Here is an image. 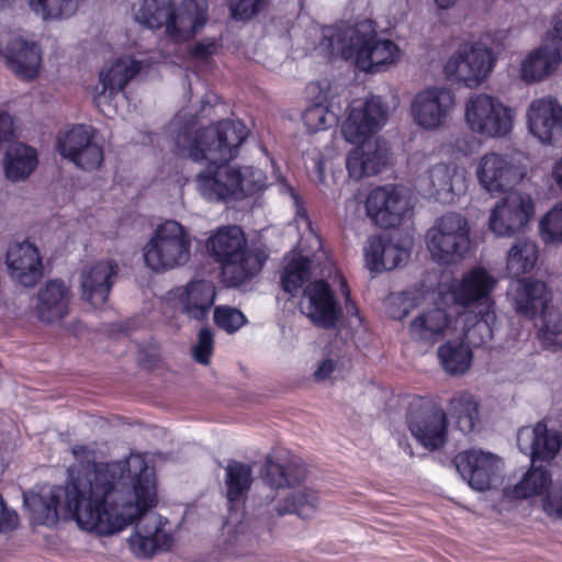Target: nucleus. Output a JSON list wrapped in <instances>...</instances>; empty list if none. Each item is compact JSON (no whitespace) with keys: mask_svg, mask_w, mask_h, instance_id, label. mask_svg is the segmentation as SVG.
Returning <instances> with one entry per match:
<instances>
[{"mask_svg":"<svg viewBox=\"0 0 562 562\" xmlns=\"http://www.w3.org/2000/svg\"><path fill=\"white\" fill-rule=\"evenodd\" d=\"M457 0H434L435 4L442 10L450 9L456 4Z\"/></svg>","mask_w":562,"mask_h":562,"instance_id":"obj_59","label":"nucleus"},{"mask_svg":"<svg viewBox=\"0 0 562 562\" xmlns=\"http://www.w3.org/2000/svg\"><path fill=\"white\" fill-rule=\"evenodd\" d=\"M252 483V469L249 464L238 461L228 462L225 469V484L231 508L240 503Z\"/></svg>","mask_w":562,"mask_h":562,"instance_id":"obj_42","label":"nucleus"},{"mask_svg":"<svg viewBox=\"0 0 562 562\" xmlns=\"http://www.w3.org/2000/svg\"><path fill=\"white\" fill-rule=\"evenodd\" d=\"M123 479L122 463L99 464L82 477H71L65 487L24 493V506L34 524L54 525L58 514L65 513L82 530L112 536L124 530L154 501L153 485L146 475L144 485L134 490L135 504L123 497Z\"/></svg>","mask_w":562,"mask_h":562,"instance_id":"obj_1","label":"nucleus"},{"mask_svg":"<svg viewBox=\"0 0 562 562\" xmlns=\"http://www.w3.org/2000/svg\"><path fill=\"white\" fill-rule=\"evenodd\" d=\"M167 301L187 317L203 322L215 302L216 290L212 282L192 280L186 285L168 291Z\"/></svg>","mask_w":562,"mask_h":562,"instance_id":"obj_25","label":"nucleus"},{"mask_svg":"<svg viewBox=\"0 0 562 562\" xmlns=\"http://www.w3.org/2000/svg\"><path fill=\"white\" fill-rule=\"evenodd\" d=\"M319 47L331 57L353 59L366 72H378L396 64L401 58L398 46L378 37L371 22L356 25L327 26L323 29Z\"/></svg>","mask_w":562,"mask_h":562,"instance_id":"obj_5","label":"nucleus"},{"mask_svg":"<svg viewBox=\"0 0 562 562\" xmlns=\"http://www.w3.org/2000/svg\"><path fill=\"white\" fill-rule=\"evenodd\" d=\"M508 295L517 313L527 317L544 314L552 306L550 291L547 284L533 279H517L510 283Z\"/></svg>","mask_w":562,"mask_h":562,"instance_id":"obj_32","label":"nucleus"},{"mask_svg":"<svg viewBox=\"0 0 562 562\" xmlns=\"http://www.w3.org/2000/svg\"><path fill=\"white\" fill-rule=\"evenodd\" d=\"M234 515L231 514L226 524V548L232 553L246 554L257 548L259 535L252 521L243 520L232 528Z\"/></svg>","mask_w":562,"mask_h":562,"instance_id":"obj_43","label":"nucleus"},{"mask_svg":"<svg viewBox=\"0 0 562 562\" xmlns=\"http://www.w3.org/2000/svg\"><path fill=\"white\" fill-rule=\"evenodd\" d=\"M335 277L340 281L341 285L345 286V281L342 280L341 276L336 273Z\"/></svg>","mask_w":562,"mask_h":562,"instance_id":"obj_64","label":"nucleus"},{"mask_svg":"<svg viewBox=\"0 0 562 562\" xmlns=\"http://www.w3.org/2000/svg\"><path fill=\"white\" fill-rule=\"evenodd\" d=\"M5 262L11 277L22 285H33L42 274L38 250L29 241L10 245Z\"/></svg>","mask_w":562,"mask_h":562,"instance_id":"obj_33","label":"nucleus"},{"mask_svg":"<svg viewBox=\"0 0 562 562\" xmlns=\"http://www.w3.org/2000/svg\"><path fill=\"white\" fill-rule=\"evenodd\" d=\"M346 310H347V313L355 314L356 316H358V310H357L356 305L352 302H349L348 300L346 302Z\"/></svg>","mask_w":562,"mask_h":562,"instance_id":"obj_61","label":"nucleus"},{"mask_svg":"<svg viewBox=\"0 0 562 562\" xmlns=\"http://www.w3.org/2000/svg\"><path fill=\"white\" fill-rule=\"evenodd\" d=\"M172 0H143L134 4L133 15L136 22L148 29L167 27Z\"/></svg>","mask_w":562,"mask_h":562,"instance_id":"obj_44","label":"nucleus"},{"mask_svg":"<svg viewBox=\"0 0 562 562\" xmlns=\"http://www.w3.org/2000/svg\"><path fill=\"white\" fill-rule=\"evenodd\" d=\"M321 277H331V263L328 262L326 266H324V268H322L319 270V273H318Z\"/></svg>","mask_w":562,"mask_h":562,"instance_id":"obj_60","label":"nucleus"},{"mask_svg":"<svg viewBox=\"0 0 562 562\" xmlns=\"http://www.w3.org/2000/svg\"><path fill=\"white\" fill-rule=\"evenodd\" d=\"M550 176L557 188L562 193V156L553 161Z\"/></svg>","mask_w":562,"mask_h":562,"instance_id":"obj_57","label":"nucleus"},{"mask_svg":"<svg viewBox=\"0 0 562 562\" xmlns=\"http://www.w3.org/2000/svg\"><path fill=\"white\" fill-rule=\"evenodd\" d=\"M300 311L315 326L325 329L336 327L341 317V308L328 283L323 280L314 281L304 289Z\"/></svg>","mask_w":562,"mask_h":562,"instance_id":"obj_24","label":"nucleus"},{"mask_svg":"<svg viewBox=\"0 0 562 562\" xmlns=\"http://www.w3.org/2000/svg\"><path fill=\"white\" fill-rule=\"evenodd\" d=\"M70 300V289L60 280H50L36 293L34 315L44 324L60 323L69 314Z\"/></svg>","mask_w":562,"mask_h":562,"instance_id":"obj_30","label":"nucleus"},{"mask_svg":"<svg viewBox=\"0 0 562 562\" xmlns=\"http://www.w3.org/2000/svg\"><path fill=\"white\" fill-rule=\"evenodd\" d=\"M539 257L536 241L529 238H518L507 251L506 271L512 277L530 272Z\"/></svg>","mask_w":562,"mask_h":562,"instance_id":"obj_40","label":"nucleus"},{"mask_svg":"<svg viewBox=\"0 0 562 562\" xmlns=\"http://www.w3.org/2000/svg\"><path fill=\"white\" fill-rule=\"evenodd\" d=\"M214 321L220 328L228 334H233L245 325L246 317L239 310L222 305L215 308Z\"/></svg>","mask_w":562,"mask_h":562,"instance_id":"obj_50","label":"nucleus"},{"mask_svg":"<svg viewBox=\"0 0 562 562\" xmlns=\"http://www.w3.org/2000/svg\"><path fill=\"white\" fill-rule=\"evenodd\" d=\"M464 338L467 341L463 339L449 340L438 349L440 362L449 374H463L471 367L473 356L470 345H475L467 337Z\"/></svg>","mask_w":562,"mask_h":562,"instance_id":"obj_39","label":"nucleus"},{"mask_svg":"<svg viewBox=\"0 0 562 562\" xmlns=\"http://www.w3.org/2000/svg\"><path fill=\"white\" fill-rule=\"evenodd\" d=\"M535 213L536 204L530 193L508 191L491 209L488 229L497 237H513L526 231Z\"/></svg>","mask_w":562,"mask_h":562,"instance_id":"obj_13","label":"nucleus"},{"mask_svg":"<svg viewBox=\"0 0 562 562\" xmlns=\"http://www.w3.org/2000/svg\"><path fill=\"white\" fill-rule=\"evenodd\" d=\"M479 401L472 393L460 391L450 398L448 414L462 432H469L479 423Z\"/></svg>","mask_w":562,"mask_h":562,"instance_id":"obj_38","label":"nucleus"},{"mask_svg":"<svg viewBox=\"0 0 562 562\" xmlns=\"http://www.w3.org/2000/svg\"><path fill=\"white\" fill-rule=\"evenodd\" d=\"M117 272L119 266L111 259L87 265L80 272L81 299L92 307L102 306L108 301Z\"/></svg>","mask_w":562,"mask_h":562,"instance_id":"obj_28","label":"nucleus"},{"mask_svg":"<svg viewBox=\"0 0 562 562\" xmlns=\"http://www.w3.org/2000/svg\"><path fill=\"white\" fill-rule=\"evenodd\" d=\"M0 55L5 57L11 70L24 80H33L41 74V47L24 40L18 31L0 29Z\"/></svg>","mask_w":562,"mask_h":562,"instance_id":"obj_23","label":"nucleus"},{"mask_svg":"<svg viewBox=\"0 0 562 562\" xmlns=\"http://www.w3.org/2000/svg\"><path fill=\"white\" fill-rule=\"evenodd\" d=\"M192 237L181 223L167 220L151 233L142 249L145 266L165 273L186 266L191 258Z\"/></svg>","mask_w":562,"mask_h":562,"instance_id":"obj_8","label":"nucleus"},{"mask_svg":"<svg viewBox=\"0 0 562 562\" xmlns=\"http://www.w3.org/2000/svg\"><path fill=\"white\" fill-rule=\"evenodd\" d=\"M58 153L83 170H94L103 162L102 147L93 140L92 128L74 125L60 131L56 138Z\"/></svg>","mask_w":562,"mask_h":562,"instance_id":"obj_22","label":"nucleus"},{"mask_svg":"<svg viewBox=\"0 0 562 562\" xmlns=\"http://www.w3.org/2000/svg\"><path fill=\"white\" fill-rule=\"evenodd\" d=\"M417 188L429 198L445 204L454 203L468 190L467 170L456 162H431L425 155L417 157Z\"/></svg>","mask_w":562,"mask_h":562,"instance_id":"obj_11","label":"nucleus"},{"mask_svg":"<svg viewBox=\"0 0 562 562\" xmlns=\"http://www.w3.org/2000/svg\"><path fill=\"white\" fill-rule=\"evenodd\" d=\"M205 248L233 285L256 276L265 260L261 254L247 247V238L238 225H225L212 231Z\"/></svg>","mask_w":562,"mask_h":562,"instance_id":"obj_7","label":"nucleus"},{"mask_svg":"<svg viewBox=\"0 0 562 562\" xmlns=\"http://www.w3.org/2000/svg\"><path fill=\"white\" fill-rule=\"evenodd\" d=\"M409 251L392 239L373 236L364 247L366 265L370 271L392 270L407 260Z\"/></svg>","mask_w":562,"mask_h":562,"instance_id":"obj_34","label":"nucleus"},{"mask_svg":"<svg viewBox=\"0 0 562 562\" xmlns=\"http://www.w3.org/2000/svg\"><path fill=\"white\" fill-rule=\"evenodd\" d=\"M72 453L75 456V458L81 462H87V469L83 471V473L81 474L79 472V475L77 477H82L87 474V472L93 470V468L95 465H99L100 463H95L93 462L92 465H90V462L94 460V453L91 449H89L88 447L86 446H75L72 448ZM130 457H127L125 459V461L128 459ZM120 461H117L116 463H119ZM121 462H124V460H122ZM113 462H111L110 464H112Z\"/></svg>","mask_w":562,"mask_h":562,"instance_id":"obj_55","label":"nucleus"},{"mask_svg":"<svg viewBox=\"0 0 562 562\" xmlns=\"http://www.w3.org/2000/svg\"><path fill=\"white\" fill-rule=\"evenodd\" d=\"M463 317L453 306L448 308L436 303L420 310L408 325V335L412 340L434 346L449 336H463Z\"/></svg>","mask_w":562,"mask_h":562,"instance_id":"obj_16","label":"nucleus"},{"mask_svg":"<svg viewBox=\"0 0 562 562\" xmlns=\"http://www.w3.org/2000/svg\"><path fill=\"white\" fill-rule=\"evenodd\" d=\"M470 234L471 228L464 215L457 212L441 215L425 236L431 259L441 266L461 262L470 250Z\"/></svg>","mask_w":562,"mask_h":562,"instance_id":"obj_9","label":"nucleus"},{"mask_svg":"<svg viewBox=\"0 0 562 562\" xmlns=\"http://www.w3.org/2000/svg\"><path fill=\"white\" fill-rule=\"evenodd\" d=\"M207 20L206 0H183L171 8L166 33L175 43L187 42L202 31Z\"/></svg>","mask_w":562,"mask_h":562,"instance_id":"obj_27","label":"nucleus"},{"mask_svg":"<svg viewBox=\"0 0 562 562\" xmlns=\"http://www.w3.org/2000/svg\"><path fill=\"white\" fill-rule=\"evenodd\" d=\"M30 8L43 20L63 19L72 15L78 0H29Z\"/></svg>","mask_w":562,"mask_h":562,"instance_id":"obj_47","label":"nucleus"},{"mask_svg":"<svg viewBox=\"0 0 562 562\" xmlns=\"http://www.w3.org/2000/svg\"><path fill=\"white\" fill-rule=\"evenodd\" d=\"M337 92L328 80L310 82L305 88L307 108L302 120L308 132L317 133L336 124L337 115L329 109Z\"/></svg>","mask_w":562,"mask_h":562,"instance_id":"obj_26","label":"nucleus"},{"mask_svg":"<svg viewBox=\"0 0 562 562\" xmlns=\"http://www.w3.org/2000/svg\"><path fill=\"white\" fill-rule=\"evenodd\" d=\"M496 284L497 279L483 267L471 268L450 283L454 310H464L462 331L474 345H484L493 338L496 312L492 294Z\"/></svg>","mask_w":562,"mask_h":562,"instance_id":"obj_6","label":"nucleus"},{"mask_svg":"<svg viewBox=\"0 0 562 562\" xmlns=\"http://www.w3.org/2000/svg\"><path fill=\"white\" fill-rule=\"evenodd\" d=\"M238 170V196L252 194L268 186L267 177L260 169L244 167Z\"/></svg>","mask_w":562,"mask_h":562,"instance_id":"obj_49","label":"nucleus"},{"mask_svg":"<svg viewBox=\"0 0 562 562\" xmlns=\"http://www.w3.org/2000/svg\"><path fill=\"white\" fill-rule=\"evenodd\" d=\"M387 106L380 97L355 100L341 125L346 142L356 145L347 156L346 167L350 177L361 179L379 173L387 164L386 144L376 137L387 121Z\"/></svg>","mask_w":562,"mask_h":562,"instance_id":"obj_3","label":"nucleus"},{"mask_svg":"<svg viewBox=\"0 0 562 562\" xmlns=\"http://www.w3.org/2000/svg\"><path fill=\"white\" fill-rule=\"evenodd\" d=\"M220 44L214 38H204L189 49L190 56L195 60H206L218 52Z\"/></svg>","mask_w":562,"mask_h":562,"instance_id":"obj_54","label":"nucleus"},{"mask_svg":"<svg viewBox=\"0 0 562 562\" xmlns=\"http://www.w3.org/2000/svg\"><path fill=\"white\" fill-rule=\"evenodd\" d=\"M305 474V467L299 461H281L272 457L266 459L261 471L263 482L274 490L292 487L302 482Z\"/></svg>","mask_w":562,"mask_h":562,"instance_id":"obj_36","label":"nucleus"},{"mask_svg":"<svg viewBox=\"0 0 562 562\" xmlns=\"http://www.w3.org/2000/svg\"><path fill=\"white\" fill-rule=\"evenodd\" d=\"M412 207L409 191L392 184L373 189L366 200L368 216L383 228L398 225Z\"/></svg>","mask_w":562,"mask_h":562,"instance_id":"obj_19","label":"nucleus"},{"mask_svg":"<svg viewBox=\"0 0 562 562\" xmlns=\"http://www.w3.org/2000/svg\"><path fill=\"white\" fill-rule=\"evenodd\" d=\"M121 463L124 465V483L122 490L125 499H130L133 504L136 503L133 493L136 485H144L145 474L149 479L154 490L153 504L142 509L124 528L126 529L134 524L135 520H138L134 531L127 539L131 551L137 558H150L158 552L168 551L175 542L169 521L157 514L146 515V513L157 504V488L153 469L147 465L145 458L138 453H132L126 461Z\"/></svg>","mask_w":562,"mask_h":562,"instance_id":"obj_4","label":"nucleus"},{"mask_svg":"<svg viewBox=\"0 0 562 562\" xmlns=\"http://www.w3.org/2000/svg\"><path fill=\"white\" fill-rule=\"evenodd\" d=\"M319 504V496L314 490L303 488L296 491L291 498L278 501L272 510L279 517L294 513L303 519H308L318 510Z\"/></svg>","mask_w":562,"mask_h":562,"instance_id":"obj_41","label":"nucleus"},{"mask_svg":"<svg viewBox=\"0 0 562 562\" xmlns=\"http://www.w3.org/2000/svg\"><path fill=\"white\" fill-rule=\"evenodd\" d=\"M457 105L454 92L441 86L427 87L413 99L411 113L414 123L425 131H437L451 119Z\"/></svg>","mask_w":562,"mask_h":562,"instance_id":"obj_17","label":"nucleus"},{"mask_svg":"<svg viewBox=\"0 0 562 562\" xmlns=\"http://www.w3.org/2000/svg\"><path fill=\"white\" fill-rule=\"evenodd\" d=\"M334 369H335V363L333 360L326 359V360L322 361L314 373L315 379L318 381L326 380L334 372Z\"/></svg>","mask_w":562,"mask_h":562,"instance_id":"obj_56","label":"nucleus"},{"mask_svg":"<svg viewBox=\"0 0 562 562\" xmlns=\"http://www.w3.org/2000/svg\"><path fill=\"white\" fill-rule=\"evenodd\" d=\"M552 484L550 471L544 467L532 465L514 486L505 488L510 499H524L543 494Z\"/></svg>","mask_w":562,"mask_h":562,"instance_id":"obj_37","label":"nucleus"},{"mask_svg":"<svg viewBox=\"0 0 562 562\" xmlns=\"http://www.w3.org/2000/svg\"><path fill=\"white\" fill-rule=\"evenodd\" d=\"M37 150L23 143H16L5 151L3 158V170L5 178L11 182L26 180L37 168Z\"/></svg>","mask_w":562,"mask_h":562,"instance_id":"obj_35","label":"nucleus"},{"mask_svg":"<svg viewBox=\"0 0 562 562\" xmlns=\"http://www.w3.org/2000/svg\"><path fill=\"white\" fill-rule=\"evenodd\" d=\"M232 16L236 20H248L263 8L265 0H228Z\"/></svg>","mask_w":562,"mask_h":562,"instance_id":"obj_53","label":"nucleus"},{"mask_svg":"<svg viewBox=\"0 0 562 562\" xmlns=\"http://www.w3.org/2000/svg\"><path fill=\"white\" fill-rule=\"evenodd\" d=\"M407 426L412 436L428 450L441 448L447 440V413L439 406L423 401L411 403Z\"/></svg>","mask_w":562,"mask_h":562,"instance_id":"obj_18","label":"nucleus"},{"mask_svg":"<svg viewBox=\"0 0 562 562\" xmlns=\"http://www.w3.org/2000/svg\"><path fill=\"white\" fill-rule=\"evenodd\" d=\"M177 153L194 161L210 164L195 178L199 193L209 201L238 198V170L227 162L237 156L248 135L240 121L227 120L204 130H195L193 116L178 113L169 124Z\"/></svg>","mask_w":562,"mask_h":562,"instance_id":"obj_2","label":"nucleus"},{"mask_svg":"<svg viewBox=\"0 0 562 562\" xmlns=\"http://www.w3.org/2000/svg\"><path fill=\"white\" fill-rule=\"evenodd\" d=\"M537 337L543 348L558 351L562 349V322L560 313L551 307L541 315Z\"/></svg>","mask_w":562,"mask_h":562,"instance_id":"obj_46","label":"nucleus"},{"mask_svg":"<svg viewBox=\"0 0 562 562\" xmlns=\"http://www.w3.org/2000/svg\"><path fill=\"white\" fill-rule=\"evenodd\" d=\"M530 135L544 146L562 145V104L551 95L530 102L526 110Z\"/></svg>","mask_w":562,"mask_h":562,"instance_id":"obj_21","label":"nucleus"},{"mask_svg":"<svg viewBox=\"0 0 562 562\" xmlns=\"http://www.w3.org/2000/svg\"><path fill=\"white\" fill-rule=\"evenodd\" d=\"M296 223L299 226L304 225L306 228L311 229V222L304 211H297Z\"/></svg>","mask_w":562,"mask_h":562,"instance_id":"obj_58","label":"nucleus"},{"mask_svg":"<svg viewBox=\"0 0 562 562\" xmlns=\"http://www.w3.org/2000/svg\"><path fill=\"white\" fill-rule=\"evenodd\" d=\"M280 186H281V189H282V190H284V191L289 192V193H290V195H291L292 198H295V196H294V191H293V189H292L290 186L284 184V183H282V182L280 183Z\"/></svg>","mask_w":562,"mask_h":562,"instance_id":"obj_62","label":"nucleus"},{"mask_svg":"<svg viewBox=\"0 0 562 562\" xmlns=\"http://www.w3.org/2000/svg\"><path fill=\"white\" fill-rule=\"evenodd\" d=\"M213 334L209 328H201L198 334V341L192 349L194 359L202 364H207L213 353Z\"/></svg>","mask_w":562,"mask_h":562,"instance_id":"obj_51","label":"nucleus"},{"mask_svg":"<svg viewBox=\"0 0 562 562\" xmlns=\"http://www.w3.org/2000/svg\"><path fill=\"white\" fill-rule=\"evenodd\" d=\"M542 510L551 519H562V481L542 498Z\"/></svg>","mask_w":562,"mask_h":562,"instance_id":"obj_52","label":"nucleus"},{"mask_svg":"<svg viewBox=\"0 0 562 562\" xmlns=\"http://www.w3.org/2000/svg\"><path fill=\"white\" fill-rule=\"evenodd\" d=\"M519 450L529 456L531 462L554 459L562 447V432L549 429L544 422L521 427L517 432Z\"/></svg>","mask_w":562,"mask_h":562,"instance_id":"obj_29","label":"nucleus"},{"mask_svg":"<svg viewBox=\"0 0 562 562\" xmlns=\"http://www.w3.org/2000/svg\"><path fill=\"white\" fill-rule=\"evenodd\" d=\"M539 232L546 244L562 243V202L557 203L542 216Z\"/></svg>","mask_w":562,"mask_h":562,"instance_id":"obj_48","label":"nucleus"},{"mask_svg":"<svg viewBox=\"0 0 562 562\" xmlns=\"http://www.w3.org/2000/svg\"><path fill=\"white\" fill-rule=\"evenodd\" d=\"M526 176V165L509 154L487 151L475 164V177L480 187L492 195L507 192Z\"/></svg>","mask_w":562,"mask_h":562,"instance_id":"obj_14","label":"nucleus"},{"mask_svg":"<svg viewBox=\"0 0 562 562\" xmlns=\"http://www.w3.org/2000/svg\"><path fill=\"white\" fill-rule=\"evenodd\" d=\"M457 471L471 488L485 492L497 482L504 468L495 453L482 449H468L454 458Z\"/></svg>","mask_w":562,"mask_h":562,"instance_id":"obj_20","label":"nucleus"},{"mask_svg":"<svg viewBox=\"0 0 562 562\" xmlns=\"http://www.w3.org/2000/svg\"><path fill=\"white\" fill-rule=\"evenodd\" d=\"M562 63L560 48L544 40L529 50L519 64L518 76L527 85L544 81L552 76Z\"/></svg>","mask_w":562,"mask_h":562,"instance_id":"obj_31","label":"nucleus"},{"mask_svg":"<svg viewBox=\"0 0 562 562\" xmlns=\"http://www.w3.org/2000/svg\"><path fill=\"white\" fill-rule=\"evenodd\" d=\"M313 261L302 255H293L281 277L282 289L294 294L312 274Z\"/></svg>","mask_w":562,"mask_h":562,"instance_id":"obj_45","label":"nucleus"},{"mask_svg":"<svg viewBox=\"0 0 562 562\" xmlns=\"http://www.w3.org/2000/svg\"><path fill=\"white\" fill-rule=\"evenodd\" d=\"M325 257V252H317L314 255L315 260H322Z\"/></svg>","mask_w":562,"mask_h":562,"instance_id":"obj_63","label":"nucleus"},{"mask_svg":"<svg viewBox=\"0 0 562 562\" xmlns=\"http://www.w3.org/2000/svg\"><path fill=\"white\" fill-rule=\"evenodd\" d=\"M515 120L516 110L488 93H474L464 103L467 127L486 139L508 137L514 131Z\"/></svg>","mask_w":562,"mask_h":562,"instance_id":"obj_10","label":"nucleus"},{"mask_svg":"<svg viewBox=\"0 0 562 562\" xmlns=\"http://www.w3.org/2000/svg\"><path fill=\"white\" fill-rule=\"evenodd\" d=\"M496 57L491 48L482 43H465L447 60L443 71L448 79L474 89L492 74Z\"/></svg>","mask_w":562,"mask_h":562,"instance_id":"obj_12","label":"nucleus"},{"mask_svg":"<svg viewBox=\"0 0 562 562\" xmlns=\"http://www.w3.org/2000/svg\"><path fill=\"white\" fill-rule=\"evenodd\" d=\"M143 66L144 60L122 55L100 69L98 83L92 90V99L104 115L112 116L116 112L114 100L139 74Z\"/></svg>","mask_w":562,"mask_h":562,"instance_id":"obj_15","label":"nucleus"}]
</instances>
